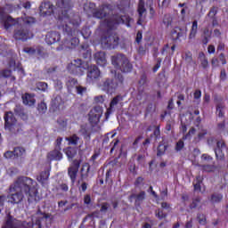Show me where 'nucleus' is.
Listing matches in <instances>:
<instances>
[{"label":"nucleus","instance_id":"f257e3e1","mask_svg":"<svg viewBox=\"0 0 228 228\" xmlns=\"http://www.w3.org/2000/svg\"><path fill=\"white\" fill-rule=\"evenodd\" d=\"M37 186V183L32 178L19 176L9 187L8 202L19 205L23 202L25 197H27L28 204L40 201L42 197L38 192Z\"/></svg>","mask_w":228,"mask_h":228},{"label":"nucleus","instance_id":"f03ea898","mask_svg":"<svg viewBox=\"0 0 228 228\" xmlns=\"http://www.w3.org/2000/svg\"><path fill=\"white\" fill-rule=\"evenodd\" d=\"M73 7L72 0H57L55 8L53 3L45 1L40 4L39 14L44 18L53 15L57 20L58 27L69 23L73 24L74 28H78L81 23L80 17L78 15H74L73 18L70 17Z\"/></svg>","mask_w":228,"mask_h":228},{"label":"nucleus","instance_id":"7ed1b4c3","mask_svg":"<svg viewBox=\"0 0 228 228\" xmlns=\"http://www.w3.org/2000/svg\"><path fill=\"white\" fill-rule=\"evenodd\" d=\"M131 18L129 15L112 14L110 19L104 20V25L108 28L101 37V43L104 45L107 49H116L120 44V37L117 34L112 33L118 26L125 24L130 28Z\"/></svg>","mask_w":228,"mask_h":228},{"label":"nucleus","instance_id":"20e7f679","mask_svg":"<svg viewBox=\"0 0 228 228\" xmlns=\"http://www.w3.org/2000/svg\"><path fill=\"white\" fill-rule=\"evenodd\" d=\"M73 24L66 22L62 25L58 26L59 29H62L64 35H66V37L63 42V46L57 47V50H62V49H74L76 46L79 44V39L77 37H73L74 35V29L72 28Z\"/></svg>","mask_w":228,"mask_h":228},{"label":"nucleus","instance_id":"39448f33","mask_svg":"<svg viewBox=\"0 0 228 228\" xmlns=\"http://www.w3.org/2000/svg\"><path fill=\"white\" fill-rule=\"evenodd\" d=\"M43 218H37L35 224L31 222L20 221L17 218H13L9 215L6 219V223L2 228H42Z\"/></svg>","mask_w":228,"mask_h":228},{"label":"nucleus","instance_id":"423d86ee","mask_svg":"<svg viewBox=\"0 0 228 228\" xmlns=\"http://www.w3.org/2000/svg\"><path fill=\"white\" fill-rule=\"evenodd\" d=\"M111 64L114 69L120 70L125 74H128L133 71L134 66L130 62L129 59L126 54L118 53L117 55L111 56Z\"/></svg>","mask_w":228,"mask_h":228},{"label":"nucleus","instance_id":"0eeeda50","mask_svg":"<svg viewBox=\"0 0 228 228\" xmlns=\"http://www.w3.org/2000/svg\"><path fill=\"white\" fill-rule=\"evenodd\" d=\"M123 82L124 77L121 74H118L116 78H106L101 85L102 91L108 94H112L118 86L123 85Z\"/></svg>","mask_w":228,"mask_h":228},{"label":"nucleus","instance_id":"6e6552de","mask_svg":"<svg viewBox=\"0 0 228 228\" xmlns=\"http://www.w3.org/2000/svg\"><path fill=\"white\" fill-rule=\"evenodd\" d=\"M87 66H85V61L80 59H76L66 66V70L73 76H84Z\"/></svg>","mask_w":228,"mask_h":228},{"label":"nucleus","instance_id":"1a4fd4ad","mask_svg":"<svg viewBox=\"0 0 228 228\" xmlns=\"http://www.w3.org/2000/svg\"><path fill=\"white\" fill-rule=\"evenodd\" d=\"M13 38L17 41L26 42L33 38V33L27 27H20L13 31Z\"/></svg>","mask_w":228,"mask_h":228},{"label":"nucleus","instance_id":"9d476101","mask_svg":"<svg viewBox=\"0 0 228 228\" xmlns=\"http://www.w3.org/2000/svg\"><path fill=\"white\" fill-rule=\"evenodd\" d=\"M26 155V150L23 147H14L13 151H7L4 153L6 159H22Z\"/></svg>","mask_w":228,"mask_h":228},{"label":"nucleus","instance_id":"9b49d317","mask_svg":"<svg viewBox=\"0 0 228 228\" xmlns=\"http://www.w3.org/2000/svg\"><path fill=\"white\" fill-rule=\"evenodd\" d=\"M86 82L88 84H94L100 79L101 71L96 65L87 66Z\"/></svg>","mask_w":228,"mask_h":228},{"label":"nucleus","instance_id":"f8f14e48","mask_svg":"<svg viewBox=\"0 0 228 228\" xmlns=\"http://www.w3.org/2000/svg\"><path fill=\"white\" fill-rule=\"evenodd\" d=\"M80 165L81 160L75 159L71 163V166L68 168V175L71 181V184H75L76 180L77 179Z\"/></svg>","mask_w":228,"mask_h":228},{"label":"nucleus","instance_id":"ddd939ff","mask_svg":"<svg viewBox=\"0 0 228 228\" xmlns=\"http://www.w3.org/2000/svg\"><path fill=\"white\" fill-rule=\"evenodd\" d=\"M17 23L10 14H6L4 12H0V24L4 28V29H10L11 27Z\"/></svg>","mask_w":228,"mask_h":228},{"label":"nucleus","instance_id":"4468645a","mask_svg":"<svg viewBox=\"0 0 228 228\" xmlns=\"http://www.w3.org/2000/svg\"><path fill=\"white\" fill-rule=\"evenodd\" d=\"M4 129L12 131L13 126L17 124V119L12 111L6 112L4 116Z\"/></svg>","mask_w":228,"mask_h":228},{"label":"nucleus","instance_id":"2eb2a0df","mask_svg":"<svg viewBox=\"0 0 228 228\" xmlns=\"http://www.w3.org/2000/svg\"><path fill=\"white\" fill-rule=\"evenodd\" d=\"M102 116V110L99 107H94L89 111V122L97 125L100 122V118Z\"/></svg>","mask_w":228,"mask_h":228},{"label":"nucleus","instance_id":"dca6fc26","mask_svg":"<svg viewBox=\"0 0 228 228\" xmlns=\"http://www.w3.org/2000/svg\"><path fill=\"white\" fill-rule=\"evenodd\" d=\"M224 149H226L225 142L224 141H217L216 147L215 149L216 159L217 160L223 161L225 159V154L223 151Z\"/></svg>","mask_w":228,"mask_h":228},{"label":"nucleus","instance_id":"f3484780","mask_svg":"<svg viewBox=\"0 0 228 228\" xmlns=\"http://www.w3.org/2000/svg\"><path fill=\"white\" fill-rule=\"evenodd\" d=\"M171 38L173 42H182L183 39L186 38V35L184 30L180 28L179 27H175L171 32Z\"/></svg>","mask_w":228,"mask_h":228},{"label":"nucleus","instance_id":"a211bd4d","mask_svg":"<svg viewBox=\"0 0 228 228\" xmlns=\"http://www.w3.org/2000/svg\"><path fill=\"white\" fill-rule=\"evenodd\" d=\"M105 9L110 10L111 4H102L100 9H96L94 12V13H93L94 18L100 19V20L106 18L109 15V13L107 12H105Z\"/></svg>","mask_w":228,"mask_h":228},{"label":"nucleus","instance_id":"6ab92c4d","mask_svg":"<svg viewBox=\"0 0 228 228\" xmlns=\"http://www.w3.org/2000/svg\"><path fill=\"white\" fill-rule=\"evenodd\" d=\"M137 12H138V16H139L138 20H137V25L142 26L143 23V20H145V17H143V13L147 12V9L145 8V1L139 0Z\"/></svg>","mask_w":228,"mask_h":228},{"label":"nucleus","instance_id":"aec40b11","mask_svg":"<svg viewBox=\"0 0 228 228\" xmlns=\"http://www.w3.org/2000/svg\"><path fill=\"white\" fill-rule=\"evenodd\" d=\"M61 40V34L57 31L47 32L45 41L47 45L56 44Z\"/></svg>","mask_w":228,"mask_h":228},{"label":"nucleus","instance_id":"412c9836","mask_svg":"<svg viewBox=\"0 0 228 228\" xmlns=\"http://www.w3.org/2000/svg\"><path fill=\"white\" fill-rule=\"evenodd\" d=\"M94 61L96 64H98L101 67H105V65L108 62L106 61V54L104 52H96L94 53Z\"/></svg>","mask_w":228,"mask_h":228},{"label":"nucleus","instance_id":"4be33fe9","mask_svg":"<svg viewBox=\"0 0 228 228\" xmlns=\"http://www.w3.org/2000/svg\"><path fill=\"white\" fill-rule=\"evenodd\" d=\"M131 199H133L134 200H135V206L136 207H140L142 203L143 200H145L146 199V192L142 191L141 192L135 194L133 193L130 196Z\"/></svg>","mask_w":228,"mask_h":228},{"label":"nucleus","instance_id":"5701e85b","mask_svg":"<svg viewBox=\"0 0 228 228\" xmlns=\"http://www.w3.org/2000/svg\"><path fill=\"white\" fill-rule=\"evenodd\" d=\"M91 175V165L87 162L84 163L81 167V180H87Z\"/></svg>","mask_w":228,"mask_h":228},{"label":"nucleus","instance_id":"b1692460","mask_svg":"<svg viewBox=\"0 0 228 228\" xmlns=\"http://www.w3.org/2000/svg\"><path fill=\"white\" fill-rule=\"evenodd\" d=\"M120 143V140L118 138L113 139L110 142V145H109L106 149L109 150L110 148V154H113V152L118 151L119 150V156L118 159H120V156L122 154V148L119 149L118 144Z\"/></svg>","mask_w":228,"mask_h":228},{"label":"nucleus","instance_id":"393cba45","mask_svg":"<svg viewBox=\"0 0 228 228\" xmlns=\"http://www.w3.org/2000/svg\"><path fill=\"white\" fill-rule=\"evenodd\" d=\"M22 102L25 106H35L36 104L35 95L29 93H26L25 96H22Z\"/></svg>","mask_w":228,"mask_h":228},{"label":"nucleus","instance_id":"a878e982","mask_svg":"<svg viewBox=\"0 0 228 228\" xmlns=\"http://www.w3.org/2000/svg\"><path fill=\"white\" fill-rule=\"evenodd\" d=\"M47 159L50 160L60 161L62 159V153L60 150H53L47 154Z\"/></svg>","mask_w":228,"mask_h":228},{"label":"nucleus","instance_id":"bb28decb","mask_svg":"<svg viewBox=\"0 0 228 228\" xmlns=\"http://www.w3.org/2000/svg\"><path fill=\"white\" fill-rule=\"evenodd\" d=\"M64 153L66 157H68L69 161H72L74 158L77 155V150L72 147H68L64 150Z\"/></svg>","mask_w":228,"mask_h":228},{"label":"nucleus","instance_id":"cd10ccee","mask_svg":"<svg viewBox=\"0 0 228 228\" xmlns=\"http://www.w3.org/2000/svg\"><path fill=\"white\" fill-rule=\"evenodd\" d=\"M14 112L16 116L20 117V118L24 121L28 119V115L25 113L24 109L20 106H16L14 109Z\"/></svg>","mask_w":228,"mask_h":228},{"label":"nucleus","instance_id":"c85d7f7f","mask_svg":"<svg viewBox=\"0 0 228 228\" xmlns=\"http://www.w3.org/2000/svg\"><path fill=\"white\" fill-rule=\"evenodd\" d=\"M224 109H225V105L224 103H216V113L217 115L218 118H224L225 117V113H224Z\"/></svg>","mask_w":228,"mask_h":228},{"label":"nucleus","instance_id":"c756f323","mask_svg":"<svg viewBox=\"0 0 228 228\" xmlns=\"http://www.w3.org/2000/svg\"><path fill=\"white\" fill-rule=\"evenodd\" d=\"M198 33V21L197 20H193L192 21V26L191 28V32H190V36H188V38L190 39H195L196 36Z\"/></svg>","mask_w":228,"mask_h":228},{"label":"nucleus","instance_id":"7c9ffc66","mask_svg":"<svg viewBox=\"0 0 228 228\" xmlns=\"http://www.w3.org/2000/svg\"><path fill=\"white\" fill-rule=\"evenodd\" d=\"M69 145L77 146L80 141V137L77 134H71L69 137L66 138Z\"/></svg>","mask_w":228,"mask_h":228},{"label":"nucleus","instance_id":"2f4dec72","mask_svg":"<svg viewBox=\"0 0 228 228\" xmlns=\"http://www.w3.org/2000/svg\"><path fill=\"white\" fill-rule=\"evenodd\" d=\"M199 58L202 59V60H200V66H202L203 69H207L209 65H208V61L206 54H204L203 52H200L199 53Z\"/></svg>","mask_w":228,"mask_h":228},{"label":"nucleus","instance_id":"473e14b6","mask_svg":"<svg viewBox=\"0 0 228 228\" xmlns=\"http://www.w3.org/2000/svg\"><path fill=\"white\" fill-rule=\"evenodd\" d=\"M203 183V176H196V183H193L194 191H201V184Z\"/></svg>","mask_w":228,"mask_h":228},{"label":"nucleus","instance_id":"72a5a7b5","mask_svg":"<svg viewBox=\"0 0 228 228\" xmlns=\"http://www.w3.org/2000/svg\"><path fill=\"white\" fill-rule=\"evenodd\" d=\"M123 102V96L118 94L116 97L112 98L110 105L109 110H112L115 106L118 104V102Z\"/></svg>","mask_w":228,"mask_h":228},{"label":"nucleus","instance_id":"f704fd0d","mask_svg":"<svg viewBox=\"0 0 228 228\" xmlns=\"http://www.w3.org/2000/svg\"><path fill=\"white\" fill-rule=\"evenodd\" d=\"M207 134H208V130H202V132H200V133L197 134V137H194L193 142H194V143H199V142H200L203 139L206 138Z\"/></svg>","mask_w":228,"mask_h":228},{"label":"nucleus","instance_id":"c9c22d12","mask_svg":"<svg viewBox=\"0 0 228 228\" xmlns=\"http://www.w3.org/2000/svg\"><path fill=\"white\" fill-rule=\"evenodd\" d=\"M50 176V172L49 171H42L37 177L38 182L44 183L45 181H47Z\"/></svg>","mask_w":228,"mask_h":228},{"label":"nucleus","instance_id":"e433bc0d","mask_svg":"<svg viewBox=\"0 0 228 228\" xmlns=\"http://www.w3.org/2000/svg\"><path fill=\"white\" fill-rule=\"evenodd\" d=\"M154 132L152 134H151V138L155 139V141H158L160 139V126H154Z\"/></svg>","mask_w":228,"mask_h":228},{"label":"nucleus","instance_id":"4c0bfd02","mask_svg":"<svg viewBox=\"0 0 228 228\" xmlns=\"http://www.w3.org/2000/svg\"><path fill=\"white\" fill-rule=\"evenodd\" d=\"M36 88H37L40 92H46L48 89V84L45 82H37L36 83Z\"/></svg>","mask_w":228,"mask_h":228},{"label":"nucleus","instance_id":"58836bf2","mask_svg":"<svg viewBox=\"0 0 228 228\" xmlns=\"http://www.w3.org/2000/svg\"><path fill=\"white\" fill-rule=\"evenodd\" d=\"M37 111L39 112V114L44 115L47 111V104L44 102L38 103Z\"/></svg>","mask_w":228,"mask_h":228},{"label":"nucleus","instance_id":"ea45409f","mask_svg":"<svg viewBox=\"0 0 228 228\" xmlns=\"http://www.w3.org/2000/svg\"><path fill=\"white\" fill-rule=\"evenodd\" d=\"M223 200V195L221 193H214L211 195L210 201L212 203H219Z\"/></svg>","mask_w":228,"mask_h":228},{"label":"nucleus","instance_id":"a19ab883","mask_svg":"<svg viewBox=\"0 0 228 228\" xmlns=\"http://www.w3.org/2000/svg\"><path fill=\"white\" fill-rule=\"evenodd\" d=\"M81 35L84 38L87 39L91 37L92 31L89 27H83L81 30Z\"/></svg>","mask_w":228,"mask_h":228},{"label":"nucleus","instance_id":"79ce46f5","mask_svg":"<svg viewBox=\"0 0 228 228\" xmlns=\"http://www.w3.org/2000/svg\"><path fill=\"white\" fill-rule=\"evenodd\" d=\"M167 149V145H164V144L158 145V147H157V156L158 157L163 156L165 154Z\"/></svg>","mask_w":228,"mask_h":228},{"label":"nucleus","instance_id":"37998d69","mask_svg":"<svg viewBox=\"0 0 228 228\" xmlns=\"http://www.w3.org/2000/svg\"><path fill=\"white\" fill-rule=\"evenodd\" d=\"M163 23L164 25H166L167 28H169L172 23H173V18L170 14H166L164 15V18H163Z\"/></svg>","mask_w":228,"mask_h":228},{"label":"nucleus","instance_id":"c03bdc74","mask_svg":"<svg viewBox=\"0 0 228 228\" xmlns=\"http://www.w3.org/2000/svg\"><path fill=\"white\" fill-rule=\"evenodd\" d=\"M80 133L82 134V135L84 137V140H86V142H90L91 141V132H89L86 128H82L80 130Z\"/></svg>","mask_w":228,"mask_h":228},{"label":"nucleus","instance_id":"a18cd8bd","mask_svg":"<svg viewBox=\"0 0 228 228\" xmlns=\"http://www.w3.org/2000/svg\"><path fill=\"white\" fill-rule=\"evenodd\" d=\"M217 13H218V7L214 6L209 9V12H208V14H207V16L208 18L215 20L216 19L215 17Z\"/></svg>","mask_w":228,"mask_h":228},{"label":"nucleus","instance_id":"49530a36","mask_svg":"<svg viewBox=\"0 0 228 228\" xmlns=\"http://www.w3.org/2000/svg\"><path fill=\"white\" fill-rule=\"evenodd\" d=\"M36 54L40 58H45L46 53H45V48L43 46H37Z\"/></svg>","mask_w":228,"mask_h":228},{"label":"nucleus","instance_id":"de8ad7c7","mask_svg":"<svg viewBox=\"0 0 228 228\" xmlns=\"http://www.w3.org/2000/svg\"><path fill=\"white\" fill-rule=\"evenodd\" d=\"M196 133V129L194 127H191L190 129V131H188V133L186 134L183 135V137L182 138L183 141L185 140H191V135L195 134Z\"/></svg>","mask_w":228,"mask_h":228},{"label":"nucleus","instance_id":"09e8293b","mask_svg":"<svg viewBox=\"0 0 228 228\" xmlns=\"http://www.w3.org/2000/svg\"><path fill=\"white\" fill-rule=\"evenodd\" d=\"M197 219L200 224L206 225L207 224V216L204 214H198Z\"/></svg>","mask_w":228,"mask_h":228},{"label":"nucleus","instance_id":"8fccbe9b","mask_svg":"<svg viewBox=\"0 0 228 228\" xmlns=\"http://www.w3.org/2000/svg\"><path fill=\"white\" fill-rule=\"evenodd\" d=\"M66 85H68L69 88H76V86H78V81L77 78H69Z\"/></svg>","mask_w":228,"mask_h":228},{"label":"nucleus","instance_id":"3c124183","mask_svg":"<svg viewBox=\"0 0 228 228\" xmlns=\"http://www.w3.org/2000/svg\"><path fill=\"white\" fill-rule=\"evenodd\" d=\"M184 149V142L183 140H179L175 143V150L176 152L182 151Z\"/></svg>","mask_w":228,"mask_h":228},{"label":"nucleus","instance_id":"603ef678","mask_svg":"<svg viewBox=\"0 0 228 228\" xmlns=\"http://www.w3.org/2000/svg\"><path fill=\"white\" fill-rule=\"evenodd\" d=\"M0 76L4 78H10L12 76V70L10 69H3L0 71Z\"/></svg>","mask_w":228,"mask_h":228},{"label":"nucleus","instance_id":"864d4df0","mask_svg":"<svg viewBox=\"0 0 228 228\" xmlns=\"http://www.w3.org/2000/svg\"><path fill=\"white\" fill-rule=\"evenodd\" d=\"M86 91H87L86 87H84V86H76V92H77V95L83 96L84 94L86 93Z\"/></svg>","mask_w":228,"mask_h":228},{"label":"nucleus","instance_id":"5fc2aeb1","mask_svg":"<svg viewBox=\"0 0 228 228\" xmlns=\"http://www.w3.org/2000/svg\"><path fill=\"white\" fill-rule=\"evenodd\" d=\"M201 199L200 197L194 198L192 200V203L190 205L191 209H194L198 207V205L200 203Z\"/></svg>","mask_w":228,"mask_h":228},{"label":"nucleus","instance_id":"6e6d98bb","mask_svg":"<svg viewBox=\"0 0 228 228\" xmlns=\"http://www.w3.org/2000/svg\"><path fill=\"white\" fill-rule=\"evenodd\" d=\"M147 84V76L145 74L141 76V79L138 81L139 87H143Z\"/></svg>","mask_w":228,"mask_h":228},{"label":"nucleus","instance_id":"4d7b16f0","mask_svg":"<svg viewBox=\"0 0 228 228\" xmlns=\"http://www.w3.org/2000/svg\"><path fill=\"white\" fill-rule=\"evenodd\" d=\"M156 216L158 217V219L163 220L164 218H166L167 216V215L164 214V211L162 209L159 208L156 211Z\"/></svg>","mask_w":228,"mask_h":228},{"label":"nucleus","instance_id":"13d9d810","mask_svg":"<svg viewBox=\"0 0 228 228\" xmlns=\"http://www.w3.org/2000/svg\"><path fill=\"white\" fill-rule=\"evenodd\" d=\"M145 179L142 176H138L135 180V182H134V186L135 187H139L140 185H143V181Z\"/></svg>","mask_w":228,"mask_h":228},{"label":"nucleus","instance_id":"bf43d9fd","mask_svg":"<svg viewBox=\"0 0 228 228\" xmlns=\"http://www.w3.org/2000/svg\"><path fill=\"white\" fill-rule=\"evenodd\" d=\"M218 61H219V62L222 63V65L227 64V60H226L225 54L224 53H219Z\"/></svg>","mask_w":228,"mask_h":228},{"label":"nucleus","instance_id":"052dcab7","mask_svg":"<svg viewBox=\"0 0 228 228\" xmlns=\"http://www.w3.org/2000/svg\"><path fill=\"white\" fill-rule=\"evenodd\" d=\"M23 52L27 54L35 55L36 54V48L34 47H25L23 48Z\"/></svg>","mask_w":228,"mask_h":228},{"label":"nucleus","instance_id":"680f3d73","mask_svg":"<svg viewBox=\"0 0 228 228\" xmlns=\"http://www.w3.org/2000/svg\"><path fill=\"white\" fill-rule=\"evenodd\" d=\"M110 205L108 202L102 203L100 212L105 213L106 211H108L110 209Z\"/></svg>","mask_w":228,"mask_h":228},{"label":"nucleus","instance_id":"e2e57ef3","mask_svg":"<svg viewBox=\"0 0 228 228\" xmlns=\"http://www.w3.org/2000/svg\"><path fill=\"white\" fill-rule=\"evenodd\" d=\"M162 61H163V60L160 57L157 58V63L155 64V66L153 68V72L154 73L158 72V70L159 69V68L161 66Z\"/></svg>","mask_w":228,"mask_h":228},{"label":"nucleus","instance_id":"0e129e2a","mask_svg":"<svg viewBox=\"0 0 228 228\" xmlns=\"http://www.w3.org/2000/svg\"><path fill=\"white\" fill-rule=\"evenodd\" d=\"M142 31L138 30L135 37V42L136 44L140 45L142 43Z\"/></svg>","mask_w":228,"mask_h":228},{"label":"nucleus","instance_id":"69168bd1","mask_svg":"<svg viewBox=\"0 0 228 228\" xmlns=\"http://www.w3.org/2000/svg\"><path fill=\"white\" fill-rule=\"evenodd\" d=\"M202 170L207 173H211L214 171V166L211 165H204L202 166Z\"/></svg>","mask_w":228,"mask_h":228},{"label":"nucleus","instance_id":"338daca9","mask_svg":"<svg viewBox=\"0 0 228 228\" xmlns=\"http://www.w3.org/2000/svg\"><path fill=\"white\" fill-rule=\"evenodd\" d=\"M87 186H88V183L86 182H83L81 183L80 187H78V191L80 192H86L87 190Z\"/></svg>","mask_w":228,"mask_h":228},{"label":"nucleus","instance_id":"774afa93","mask_svg":"<svg viewBox=\"0 0 228 228\" xmlns=\"http://www.w3.org/2000/svg\"><path fill=\"white\" fill-rule=\"evenodd\" d=\"M61 97L60 96H57L55 99H53V101H52V105L53 106H55L56 108L57 107H60L61 106Z\"/></svg>","mask_w":228,"mask_h":228}]
</instances>
